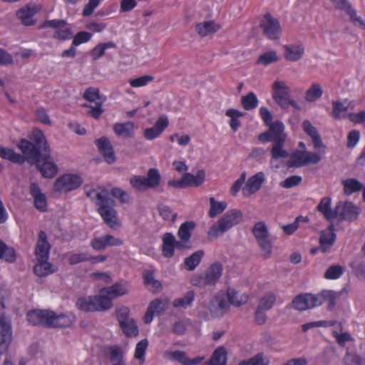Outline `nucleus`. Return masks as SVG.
Segmentation results:
<instances>
[{"mask_svg": "<svg viewBox=\"0 0 365 365\" xmlns=\"http://www.w3.org/2000/svg\"><path fill=\"white\" fill-rule=\"evenodd\" d=\"M88 197L94 202L98 207V212L104 222L111 228L119 226L117 219V213L113 208V201L108 197L107 190H92L87 192Z\"/></svg>", "mask_w": 365, "mask_h": 365, "instance_id": "nucleus-1", "label": "nucleus"}, {"mask_svg": "<svg viewBox=\"0 0 365 365\" xmlns=\"http://www.w3.org/2000/svg\"><path fill=\"white\" fill-rule=\"evenodd\" d=\"M242 218V213L239 210L227 211L208 230L207 235L210 240L217 239L224 232L237 225Z\"/></svg>", "mask_w": 365, "mask_h": 365, "instance_id": "nucleus-2", "label": "nucleus"}, {"mask_svg": "<svg viewBox=\"0 0 365 365\" xmlns=\"http://www.w3.org/2000/svg\"><path fill=\"white\" fill-rule=\"evenodd\" d=\"M252 232L260 248L262 256L268 259L272 254L273 242L269 237L267 224L264 221H258L252 227Z\"/></svg>", "mask_w": 365, "mask_h": 365, "instance_id": "nucleus-3", "label": "nucleus"}, {"mask_svg": "<svg viewBox=\"0 0 365 365\" xmlns=\"http://www.w3.org/2000/svg\"><path fill=\"white\" fill-rule=\"evenodd\" d=\"M76 307L83 312L106 311L112 307L110 300L102 298L101 292L98 296H86L79 298Z\"/></svg>", "mask_w": 365, "mask_h": 365, "instance_id": "nucleus-4", "label": "nucleus"}, {"mask_svg": "<svg viewBox=\"0 0 365 365\" xmlns=\"http://www.w3.org/2000/svg\"><path fill=\"white\" fill-rule=\"evenodd\" d=\"M160 175L155 168L149 169L146 177L134 175L130 179L131 186L138 191L155 188L160 185Z\"/></svg>", "mask_w": 365, "mask_h": 365, "instance_id": "nucleus-5", "label": "nucleus"}, {"mask_svg": "<svg viewBox=\"0 0 365 365\" xmlns=\"http://www.w3.org/2000/svg\"><path fill=\"white\" fill-rule=\"evenodd\" d=\"M322 153L320 149L318 153L307 150H295L290 155L289 165L296 168H300L311 164H317L322 159Z\"/></svg>", "mask_w": 365, "mask_h": 365, "instance_id": "nucleus-6", "label": "nucleus"}, {"mask_svg": "<svg viewBox=\"0 0 365 365\" xmlns=\"http://www.w3.org/2000/svg\"><path fill=\"white\" fill-rule=\"evenodd\" d=\"M222 272V265L220 263H214L203 275L194 276L191 279V284L199 287L214 285L220 278Z\"/></svg>", "mask_w": 365, "mask_h": 365, "instance_id": "nucleus-7", "label": "nucleus"}, {"mask_svg": "<svg viewBox=\"0 0 365 365\" xmlns=\"http://www.w3.org/2000/svg\"><path fill=\"white\" fill-rule=\"evenodd\" d=\"M272 97L283 108L296 106L297 103L290 98V88L283 81L277 80L272 84Z\"/></svg>", "mask_w": 365, "mask_h": 365, "instance_id": "nucleus-8", "label": "nucleus"}, {"mask_svg": "<svg viewBox=\"0 0 365 365\" xmlns=\"http://www.w3.org/2000/svg\"><path fill=\"white\" fill-rule=\"evenodd\" d=\"M83 182L82 178L75 173H66L58 177L54 182L56 192L66 193L77 189Z\"/></svg>", "mask_w": 365, "mask_h": 365, "instance_id": "nucleus-9", "label": "nucleus"}, {"mask_svg": "<svg viewBox=\"0 0 365 365\" xmlns=\"http://www.w3.org/2000/svg\"><path fill=\"white\" fill-rule=\"evenodd\" d=\"M130 310L123 307L117 310L116 316L120 328L127 336H135L138 334L136 322L129 317Z\"/></svg>", "mask_w": 365, "mask_h": 365, "instance_id": "nucleus-10", "label": "nucleus"}, {"mask_svg": "<svg viewBox=\"0 0 365 365\" xmlns=\"http://www.w3.org/2000/svg\"><path fill=\"white\" fill-rule=\"evenodd\" d=\"M269 130L259 135V140L262 142H285L287 134L284 133V125L276 120L268 126Z\"/></svg>", "mask_w": 365, "mask_h": 365, "instance_id": "nucleus-11", "label": "nucleus"}, {"mask_svg": "<svg viewBox=\"0 0 365 365\" xmlns=\"http://www.w3.org/2000/svg\"><path fill=\"white\" fill-rule=\"evenodd\" d=\"M260 26L267 37L271 40L279 39L282 35V26L279 21L269 14L264 16Z\"/></svg>", "mask_w": 365, "mask_h": 365, "instance_id": "nucleus-12", "label": "nucleus"}, {"mask_svg": "<svg viewBox=\"0 0 365 365\" xmlns=\"http://www.w3.org/2000/svg\"><path fill=\"white\" fill-rule=\"evenodd\" d=\"M282 49L283 57L288 62L299 61L305 54V46L301 41L284 44Z\"/></svg>", "mask_w": 365, "mask_h": 365, "instance_id": "nucleus-13", "label": "nucleus"}, {"mask_svg": "<svg viewBox=\"0 0 365 365\" xmlns=\"http://www.w3.org/2000/svg\"><path fill=\"white\" fill-rule=\"evenodd\" d=\"M12 329L11 320L4 314L0 317V354L6 352L11 342Z\"/></svg>", "mask_w": 365, "mask_h": 365, "instance_id": "nucleus-14", "label": "nucleus"}, {"mask_svg": "<svg viewBox=\"0 0 365 365\" xmlns=\"http://www.w3.org/2000/svg\"><path fill=\"white\" fill-rule=\"evenodd\" d=\"M335 9L344 12L349 16L351 22L357 27L365 29V21L356 14L347 0H330Z\"/></svg>", "mask_w": 365, "mask_h": 365, "instance_id": "nucleus-15", "label": "nucleus"}, {"mask_svg": "<svg viewBox=\"0 0 365 365\" xmlns=\"http://www.w3.org/2000/svg\"><path fill=\"white\" fill-rule=\"evenodd\" d=\"M319 302L318 294L307 293L297 296L292 301V305L297 310L304 311L319 307Z\"/></svg>", "mask_w": 365, "mask_h": 365, "instance_id": "nucleus-16", "label": "nucleus"}, {"mask_svg": "<svg viewBox=\"0 0 365 365\" xmlns=\"http://www.w3.org/2000/svg\"><path fill=\"white\" fill-rule=\"evenodd\" d=\"M18 147L24 154L22 156L24 158V160H26L31 164L39 161V158L41 157L40 154L41 149L31 142L23 139L19 143Z\"/></svg>", "mask_w": 365, "mask_h": 365, "instance_id": "nucleus-17", "label": "nucleus"}, {"mask_svg": "<svg viewBox=\"0 0 365 365\" xmlns=\"http://www.w3.org/2000/svg\"><path fill=\"white\" fill-rule=\"evenodd\" d=\"M41 175L46 178H52L58 173V168L51 158L47 153L43 154L36 163Z\"/></svg>", "mask_w": 365, "mask_h": 365, "instance_id": "nucleus-18", "label": "nucleus"}, {"mask_svg": "<svg viewBox=\"0 0 365 365\" xmlns=\"http://www.w3.org/2000/svg\"><path fill=\"white\" fill-rule=\"evenodd\" d=\"M169 125L167 115H162L156 120L153 127L145 129L143 136L146 140H152L160 136Z\"/></svg>", "mask_w": 365, "mask_h": 365, "instance_id": "nucleus-19", "label": "nucleus"}, {"mask_svg": "<svg viewBox=\"0 0 365 365\" xmlns=\"http://www.w3.org/2000/svg\"><path fill=\"white\" fill-rule=\"evenodd\" d=\"M266 180V175L264 172H258L247 180L242 188L245 196H250L260 190Z\"/></svg>", "mask_w": 365, "mask_h": 365, "instance_id": "nucleus-20", "label": "nucleus"}, {"mask_svg": "<svg viewBox=\"0 0 365 365\" xmlns=\"http://www.w3.org/2000/svg\"><path fill=\"white\" fill-rule=\"evenodd\" d=\"M359 209L350 202H340L336 207V217L341 220L352 221L357 218Z\"/></svg>", "mask_w": 365, "mask_h": 365, "instance_id": "nucleus-21", "label": "nucleus"}, {"mask_svg": "<svg viewBox=\"0 0 365 365\" xmlns=\"http://www.w3.org/2000/svg\"><path fill=\"white\" fill-rule=\"evenodd\" d=\"M229 303L223 294L215 296L209 303L208 309L214 317L222 316L228 309Z\"/></svg>", "mask_w": 365, "mask_h": 365, "instance_id": "nucleus-22", "label": "nucleus"}, {"mask_svg": "<svg viewBox=\"0 0 365 365\" xmlns=\"http://www.w3.org/2000/svg\"><path fill=\"white\" fill-rule=\"evenodd\" d=\"M128 286L125 283H115L113 286L104 287L100 290L102 298L110 300L113 305L112 300L118 297L123 296L128 292Z\"/></svg>", "mask_w": 365, "mask_h": 365, "instance_id": "nucleus-23", "label": "nucleus"}, {"mask_svg": "<svg viewBox=\"0 0 365 365\" xmlns=\"http://www.w3.org/2000/svg\"><path fill=\"white\" fill-rule=\"evenodd\" d=\"M51 245L47 241L46 234L41 231L36 243L35 255L36 259H48Z\"/></svg>", "mask_w": 365, "mask_h": 365, "instance_id": "nucleus-24", "label": "nucleus"}, {"mask_svg": "<svg viewBox=\"0 0 365 365\" xmlns=\"http://www.w3.org/2000/svg\"><path fill=\"white\" fill-rule=\"evenodd\" d=\"M302 128L304 131L312 138L314 148L315 149H322V153H325L326 146L322 143L317 129L313 126L309 120H304L302 123Z\"/></svg>", "mask_w": 365, "mask_h": 365, "instance_id": "nucleus-25", "label": "nucleus"}, {"mask_svg": "<svg viewBox=\"0 0 365 365\" xmlns=\"http://www.w3.org/2000/svg\"><path fill=\"white\" fill-rule=\"evenodd\" d=\"M335 240L336 234L334 233V226L331 225L328 230L321 232L319 237L321 251L324 253L329 252Z\"/></svg>", "mask_w": 365, "mask_h": 365, "instance_id": "nucleus-26", "label": "nucleus"}, {"mask_svg": "<svg viewBox=\"0 0 365 365\" xmlns=\"http://www.w3.org/2000/svg\"><path fill=\"white\" fill-rule=\"evenodd\" d=\"M51 311L33 310L27 314V319L34 325L43 324L48 326L49 317H51Z\"/></svg>", "mask_w": 365, "mask_h": 365, "instance_id": "nucleus-27", "label": "nucleus"}, {"mask_svg": "<svg viewBox=\"0 0 365 365\" xmlns=\"http://www.w3.org/2000/svg\"><path fill=\"white\" fill-rule=\"evenodd\" d=\"M96 145L108 163L111 164L115 162V156L114 151L108 138L103 137L98 139L96 140Z\"/></svg>", "mask_w": 365, "mask_h": 365, "instance_id": "nucleus-28", "label": "nucleus"}, {"mask_svg": "<svg viewBox=\"0 0 365 365\" xmlns=\"http://www.w3.org/2000/svg\"><path fill=\"white\" fill-rule=\"evenodd\" d=\"M30 192L34 198L35 207L41 212L46 211L47 208L46 197L41 192L38 185L36 183H32L30 186Z\"/></svg>", "mask_w": 365, "mask_h": 365, "instance_id": "nucleus-29", "label": "nucleus"}, {"mask_svg": "<svg viewBox=\"0 0 365 365\" xmlns=\"http://www.w3.org/2000/svg\"><path fill=\"white\" fill-rule=\"evenodd\" d=\"M163 253L166 257H171L174 255L175 247H183L182 242H177L175 237L170 233H165L163 237Z\"/></svg>", "mask_w": 365, "mask_h": 365, "instance_id": "nucleus-30", "label": "nucleus"}, {"mask_svg": "<svg viewBox=\"0 0 365 365\" xmlns=\"http://www.w3.org/2000/svg\"><path fill=\"white\" fill-rule=\"evenodd\" d=\"M34 271L37 276L43 277L56 272L57 267L49 262L48 259H36Z\"/></svg>", "mask_w": 365, "mask_h": 365, "instance_id": "nucleus-31", "label": "nucleus"}, {"mask_svg": "<svg viewBox=\"0 0 365 365\" xmlns=\"http://www.w3.org/2000/svg\"><path fill=\"white\" fill-rule=\"evenodd\" d=\"M135 123L132 121L116 123L113 125V131L118 136L133 138L135 136Z\"/></svg>", "mask_w": 365, "mask_h": 365, "instance_id": "nucleus-32", "label": "nucleus"}, {"mask_svg": "<svg viewBox=\"0 0 365 365\" xmlns=\"http://www.w3.org/2000/svg\"><path fill=\"white\" fill-rule=\"evenodd\" d=\"M37 12L36 6L29 5L17 11V16L21 19L22 24L30 26L34 24V16Z\"/></svg>", "mask_w": 365, "mask_h": 365, "instance_id": "nucleus-33", "label": "nucleus"}, {"mask_svg": "<svg viewBox=\"0 0 365 365\" xmlns=\"http://www.w3.org/2000/svg\"><path fill=\"white\" fill-rule=\"evenodd\" d=\"M183 175L187 187H198L205 182V172L203 170H199L195 175L186 173Z\"/></svg>", "mask_w": 365, "mask_h": 365, "instance_id": "nucleus-34", "label": "nucleus"}, {"mask_svg": "<svg viewBox=\"0 0 365 365\" xmlns=\"http://www.w3.org/2000/svg\"><path fill=\"white\" fill-rule=\"evenodd\" d=\"M331 200L330 197H323L317 206V210L328 220H332L336 218V208L331 210Z\"/></svg>", "mask_w": 365, "mask_h": 365, "instance_id": "nucleus-35", "label": "nucleus"}, {"mask_svg": "<svg viewBox=\"0 0 365 365\" xmlns=\"http://www.w3.org/2000/svg\"><path fill=\"white\" fill-rule=\"evenodd\" d=\"M226 297L229 305L232 304L235 307L241 306L248 300V296L246 294L240 293L233 289H227Z\"/></svg>", "mask_w": 365, "mask_h": 365, "instance_id": "nucleus-36", "label": "nucleus"}, {"mask_svg": "<svg viewBox=\"0 0 365 365\" xmlns=\"http://www.w3.org/2000/svg\"><path fill=\"white\" fill-rule=\"evenodd\" d=\"M333 106V111L332 115L334 118L341 119L346 117V113L349 110V108H353L354 106H351V102H348L347 101H334L332 103Z\"/></svg>", "mask_w": 365, "mask_h": 365, "instance_id": "nucleus-37", "label": "nucleus"}, {"mask_svg": "<svg viewBox=\"0 0 365 365\" xmlns=\"http://www.w3.org/2000/svg\"><path fill=\"white\" fill-rule=\"evenodd\" d=\"M337 294L331 290H324L318 293V299L319 300V306L324 303H327V309L332 310L336 306V300Z\"/></svg>", "mask_w": 365, "mask_h": 365, "instance_id": "nucleus-38", "label": "nucleus"}, {"mask_svg": "<svg viewBox=\"0 0 365 365\" xmlns=\"http://www.w3.org/2000/svg\"><path fill=\"white\" fill-rule=\"evenodd\" d=\"M51 314V317H49L48 327H65L72 323V319L66 314H61L57 315L52 311Z\"/></svg>", "mask_w": 365, "mask_h": 365, "instance_id": "nucleus-39", "label": "nucleus"}, {"mask_svg": "<svg viewBox=\"0 0 365 365\" xmlns=\"http://www.w3.org/2000/svg\"><path fill=\"white\" fill-rule=\"evenodd\" d=\"M220 26L212 21H205L196 25L197 32L202 36L215 33Z\"/></svg>", "mask_w": 365, "mask_h": 365, "instance_id": "nucleus-40", "label": "nucleus"}, {"mask_svg": "<svg viewBox=\"0 0 365 365\" xmlns=\"http://www.w3.org/2000/svg\"><path fill=\"white\" fill-rule=\"evenodd\" d=\"M106 354L108 356L110 361L113 364L125 362L124 359V352L118 346H111L106 349Z\"/></svg>", "mask_w": 365, "mask_h": 365, "instance_id": "nucleus-41", "label": "nucleus"}, {"mask_svg": "<svg viewBox=\"0 0 365 365\" xmlns=\"http://www.w3.org/2000/svg\"><path fill=\"white\" fill-rule=\"evenodd\" d=\"M195 299V292L193 291L187 292L182 297L177 298L173 302V307L180 309H187L190 307Z\"/></svg>", "mask_w": 365, "mask_h": 365, "instance_id": "nucleus-42", "label": "nucleus"}, {"mask_svg": "<svg viewBox=\"0 0 365 365\" xmlns=\"http://www.w3.org/2000/svg\"><path fill=\"white\" fill-rule=\"evenodd\" d=\"M269 356L261 352L249 359L240 361L238 365H269Z\"/></svg>", "mask_w": 365, "mask_h": 365, "instance_id": "nucleus-43", "label": "nucleus"}, {"mask_svg": "<svg viewBox=\"0 0 365 365\" xmlns=\"http://www.w3.org/2000/svg\"><path fill=\"white\" fill-rule=\"evenodd\" d=\"M0 158L8 160L12 163L22 164L24 163V158L15 153L12 149L2 147L0 149Z\"/></svg>", "mask_w": 365, "mask_h": 365, "instance_id": "nucleus-44", "label": "nucleus"}, {"mask_svg": "<svg viewBox=\"0 0 365 365\" xmlns=\"http://www.w3.org/2000/svg\"><path fill=\"white\" fill-rule=\"evenodd\" d=\"M195 227V223L191 221L185 222L180 225L178 235L182 242H187L189 241L191 232L194 230Z\"/></svg>", "mask_w": 365, "mask_h": 365, "instance_id": "nucleus-45", "label": "nucleus"}, {"mask_svg": "<svg viewBox=\"0 0 365 365\" xmlns=\"http://www.w3.org/2000/svg\"><path fill=\"white\" fill-rule=\"evenodd\" d=\"M279 58L276 51L270 50L262 53L257 61V63L264 66H267L271 63H276L279 61Z\"/></svg>", "mask_w": 365, "mask_h": 365, "instance_id": "nucleus-46", "label": "nucleus"}, {"mask_svg": "<svg viewBox=\"0 0 365 365\" xmlns=\"http://www.w3.org/2000/svg\"><path fill=\"white\" fill-rule=\"evenodd\" d=\"M144 283L146 287L153 292H158L161 284L160 282L155 279L153 272L150 270H145L143 272Z\"/></svg>", "mask_w": 365, "mask_h": 365, "instance_id": "nucleus-47", "label": "nucleus"}, {"mask_svg": "<svg viewBox=\"0 0 365 365\" xmlns=\"http://www.w3.org/2000/svg\"><path fill=\"white\" fill-rule=\"evenodd\" d=\"M204 255L202 250H198L185 259V267L187 270H193L200 264Z\"/></svg>", "mask_w": 365, "mask_h": 365, "instance_id": "nucleus-48", "label": "nucleus"}, {"mask_svg": "<svg viewBox=\"0 0 365 365\" xmlns=\"http://www.w3.org/2000/svg\"><path fill=\"white\" fill-rule=\"evenodd\" d=\"M225 115L230 118V126L233 131H236L240 125V122L239 118L244 115L242 112L239 111L238 110L230 108L226 110Z\"/></svg>", "mask_w": 365, "mask_h": 365, "instance_id": "nucleus-49", "label": "nucleus"}, {"mask_svg": "<svg viewBox=\"0 0 365 365\" xmlns=\"http://www.w3.org/2000/svg\"><path fill=\"white\" fill-rule=\"evenodd\" d=\"M83 98L94 104L98 103L101 101L105 102L106 100L105 96H100L99 90L93 87H91L85 91Z\"/></svg>", "mask_w": 365, "mask_h": 365, "instance_id": "nucleus-50", "label": "nucleus"}, {"mask_svg": "<svg viewBox=\"0 0 365 365\" xmlns=\"http://www.w3.org/2000/svg\"><path fill=\"white\" fill-rule=\"evenodd\" d=\"M115 44L113 41L99 43L91 50V55L94 60L98 59L104 55L107 49L113 48H115Z\"/></svg>", "mask_w": 365, "mask_h": 365, "instance_id": "nucleus-51", "label": "nucleus"}, {"mask_svg": "<svg viewBox=\"0 0 365 365\" xmlns=\"http://www.w3.org/2000/svg\"><path fill=\"white\" fill-rule=\"evenodd\" d=\"M343 185L344 189V192L346 195H351L353 192L359 191L362 189V184L354 178L346 179L343 181Z\"/></svg>", "mask_w": 365, "mask_h": 365, "instance_id": "nucleus-52", "label": "nucleus"}, {"mask_svg": "<svg viewBox=\"0 0 365 365\" xmlns=\"http://www.w3.org/2000/svg\"><path fill=\"white\" fill-rule=\"evenodd\" d=\"M258 103L257 97L253 92H250L247 95L242 96L241 99L242 106L247 110L257 108Z\"/></svg>", "mask_w": 365, "mask_h": 365, "instance_id": "nucleus-53", "label": "nucleus"}, {"mask_svg": "<svg viewBox=\"0 0 365 365\" xmlns=\"http://www.w3.org/2000/svg\"><path fill=\"white\" fill-rule=\"evenodd\" d=\"M285 142L273 143L271 153L273 159L287 158L289 153L284 149Z\"/></svg>", "mask_w": 365, "mask_h": 365, "instance_id": "nucleus-54", "label": "nucleus"}, {"mask_svg": "<svg viewBox=\"0 0 365 365\" xmlns=\"http://www.w3.org/2000/svg\"><path fill=\"white\" fill-rule=\"evenodd\" d=\"M31 139L36 143V146L46 152L47 142L43 132L38 129H34L31 133Z\"/></svg>", "mask_w": 365, "mask_h": 365, "instance_id": "nucleus-55", "label": "nucleus"}, {"mask_svg": "<svg viewBox=\"0 0 365 365\" xmlns=\"http://www.w3.org/2000/svg\"><path fill=\"white\" fill-rule=\"evenodd\" d=\"M323 93V90L319 84L314 83L306 93L305 98L309 102H314L319 99Z\"/></svg>", "mask_w": 365, "mask_h": 365, "instance_id": "nucleus-56", "label": "nucleus"}, {"mask_svg": "<svg viewBox=\"0 0 365 365\" xmlns=\"http://www.w3.org/2000/svg\"><path fill=\"white\" fill-rule=\"evenodd\" d=\"M275 301V294L272 292H267L261 298L257 307L266 311L269 310L273 307Z\"/></svg>", "mask_w": 365, "mask_h": 365, "instance_id": "nucleus-57", "label": "nucleus"}, {"mask_svg": "<svg viewBox=\"0 0 365 365\" xmlns=\"http://www.w3.org/2000/svg\"><path fill=\"white\" fill-rule=\"evenodd\" d=\"M163 356L170 360L178 361L182 364H187L185 353L182 351H173L168 349L163 352Z\"/></svg>", "mask_w": 365, "mask_h": 365, "instance_id": "nucleus-58", "label": "nucleus"}, {"mask_svg": "<svg viewBox=\"0 0 365 365\" xmlns=\"http://www.w3.org/2000/svg\"><path fill=\"white\" fill-rule=\"evenodd\" d=\"M210 208L209 211V215L211 217H214L218 214L222 212L227 207V203L225 202H217L214 197L210 198Z\"/></svg>", "mask_w": 365, "mask_h": 365, "instance_id": "nucleus-59", "label": "nucleus"}, {"mask_svg": "<svg viewBox=\"0 0 365 365\" xmlns=\"http://www.w3.org/2000/svg\"><path fill=\"white\" fill-rule=\"evenodd\" d=\"M168 305V302L166 299H156L150 303L148 309L155 314H160L166 309Z\"/></svg>", "mask_w": 365, "mask_h": 365, "instance_id": "nucleus-60", "label": "nucleus"}, {"mask_svg": "<svg viewBox=\"0 0 365 365\" xmlns=\"http://www.w3.org/2000/svg\"><path fill=\"white\" fill-rule=\"evenodd\" d=\"M148 346V341L147 339H143L136 344L134 356L142 363L145 361V354Z\"/></svg>", "mask_w": 365, "mask_h": 365, "instance_id": "nucleus-61", "label": "nucleus"}, {"mask_svg": "<svg viewBox=\"0 0 365 365\" xmlns=\"http://www.w3.org/2000/svg\"><path fill=\"white\" fill-rule=\"evenodd\" d=\"M154 79L153 76L150 75H145L138 77L136 78H131L128 81L130 85L133 88H140L145 86Z\"/></svg>", "mask_w": 365, "mask_h": 365, "instance_id": "nucleus-62", "label": "nucleus"}, {"mask_svg": "<svg viewBox=\"0 0 365 365\" xmlns=\"http://www.w3.org/2000/svg\"><path fill=\"white\" fill-rule=\"evenodd\" d=\"M344 273V269L340 265H333L329 267L324 274V277L327 279H339Z\"/></svg>", "mask_w": 365, "mask_h": 365, "instance_id": "nucleus-63", "label": "nucleus"}, {"mask_svg": "<svg viewBox=\"0 0 365 365\" xmlns=\"http://www.w3.org/2000/svg\"><path fill=\"white\" fill-rule=\"evenodd\" d=\"M191 325V322L188 319H184L176 322L173 328V331L178 335L185 334L187 328Z\"/></svg>", "mask_w": 365, "mask_h": 365, "instance_id": "nucleus-64", "label": "nucleus"}]
</instances>
